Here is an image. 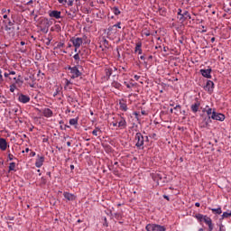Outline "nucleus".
<instances>
[{"instance_id": "3c124183", "label": "nucleus", "mask_w": 231, "mask_h": 231, "mask_svg": "<svg viewBox=\"0 0 231 231\" xmlns=\"http://www.w3.org/2000/svg\"><path fill=\"white\" fill-rule=\"evenodd\" d=\"M163 199H167V201H171V199H170L169 196H167V195H163Z\"/></svg>"}, {"instance_id": "e433bc0d", "label": "nucleus", "mask_w": 231, "mask_h": 231, "mask_svg": "<svg viewBox=\"0 0 231 231\" xmlns=\"http://www.w3.org/2000/svg\"><path fill=\"white\" fill-rule=\"evenodd\" d=\"M68 6H73V0H67Z\"/></svg>"}, {"instance_id": "20e7f679", "label": "nucleus", "mask_w": 231, "mask_h": 231, "mask_svg": "<svg viewBox=\"0 0 231 231\" xmlns=\"http://www.w3.org/2000/svg\"><path fill=\"white\" fill-rule=\"evenodd\" d=\"M67 69L70 71L71 79H79V77H82V72L79 70V68L77 66H74V67L69 66Z\"/></svg>"}, {"instance_id": "f3484780", "label": "nucleus", "mask_w": 231, "mask_h": 231, "mask_svg": "<svg viewBox=\"0 0 231 231\" xmlns=\"http://www.w3.org/2000/svg\"><path fill=\"white\" fill-rule=\"evenodd\" d=\"M63 196L68 201H75V199H77V197L69 192H64Z\"/></svg>"}, {"instance_id": "338daca9", "label": "nucleus", "mask_w": 231, "mask_h": 231, "mask_svg": "<svg viewBox=\"0 0 231 231\" xmlns=\"http://www.w3.org/2000/svg\"><path fill=\"white\" fill-rule=\"evenodd\" d=\"M216 42V38L215 37L211 38V42Z\"/></svg>"}, {"instance_id": "72a5a7b5", "label": "nucleus", "mask_w": 231, "mask_h": 231, "mask_svg": "<svg viewBox=\"0 0 231 231\" xmlns=\"http://www.w3.org/2000/svg\"><path fill=\"white\" fill-rule=\"evenodd\" d=\"M60 5H62L63 6L67 5L68 0H57Z\"/></svg>"}, {"instance_id": "c03bdc74", "label": "nucleus", "mask_w": 231, "mask_h": 231, "mask_svg": "<svg viewBox=\"0 0 231 231\" xmlns=\"http://www.w3.org/2000/svg\"><path fill=\"white\" fill-rule=\"evenodd\" d=\"M219 231H226V229L225 228V226L220 225Z\"/></svg>"}, {"instance_id": "864d4df0", "label": "nucleus", "mask_w": 231, "mask_h": 231, "mask_svg": "<svg viewBox=\"0 0 231 231\" xmlns=\"http://www.w3.org/2000/svg\"><path fill=\"white\" fill-rule=\"evenodd\" d=\"M134 79L135 80H140V76L134 75Z\"/></svg>"}, {"instance_id": "13d9d810", "label": "nucleus", "mask_w": 231, "mask_h": 231, "mask_svg": "<svg viewBox=\"0 0 231 231\" xmlns=\"http://www.w3.org/2000/svg\"><path fill=\"white\" fill-rule=\"evenodd\" d=\"M69 84H71V81L67 80V81H66V86H69Z\"/></svg>"}, {"instance_id": "1a4fd4ad", "label": "nucleus", "mask_w": 231, "mask_h": 231, "mask_svg": "<svg viewBox=\"0 0 231 231\" xmlns=\"http://www.w3.org/2000/svg\"><path fill=\"white\" fill-rule=\"evenodd\" d=\"M70 42H72L74 48H80L82 46L83 40L82 38H75L70 39Z\"/></svg>"}, {"instance_id": "aec40b11", "label": "nucleus", "mask_w": 231, "mask_h": 231, "mask_svg": "<svg viewBox=\"0 0 231 231\" xmlns=\"http://www.w3.org/2000/svg\"><path fill=\"white\" fill-rule=\"evenodd\" d=\"M119 107L121 109V111H127V103H125V100L121 99L119 101Z\"/></svg>"}, {"instance_id": "473e14b6", "label": "nucleus", "mask_w": 231, "mask_h": 231, "mask_svg": "<svg viewBox=\"0 0 231 231\" xmlns=\"http://www.w3.org/2000/svg\"><path fill=\"white\" fill-rule=\"evenodd\" d=\"M16 86H15V83L14 84H12L11 86H10V91H11V93H14V91H15V89H16Z\"/></svg>"}, {"instance_id": "412c9836", "label": "nucleus", "mask_w": 231, "mask_h": 231, "mask_svg": "<svg viewBox=\"0 0 231 231\" xmlns=\"http://www.w3.org/2000/svg\"><path fill=\"white\" fill-rule=\"evenodd\" d=\"M135 53H138V55H142L143 51H142V42H138L135 44V49H134Z\"/></svg>"}, {"instance_id": "c9c22d12", "label": "nucleus", "mask_w": 231, "mask_h": 231, "mask_svg": "<svg viewBox=\"0 0 231 231\" xmlns=\"http://www.w3.org/2000/svg\"><path fill=\"white\" fill-rule=\"evenodd\" d=\"M177 15H179L180 17H181V15H183V11L180 8L178 9Z\"/></svg>"}, {"instance_id": "c756f323", "label": "nucleus", "mask_w": 231, "mask_h": 231, "mask_svg": "<svg viewBox=\"0 0 231 231\" xmlns=\"http://www.w3.org/2000/svg\"><path fill=\"white\" fill-rule=\"evenodd\" d=\"M66 14H67L69 19H75V17H76V15H77V14H75V11H73V13L66 12Z\"/></svg>"}, {"instance_id": "774afa93", "label": "nucleus", "mask_w": 231, "mask_h": 231, "mask_svg": "<svg viewBox=\"0 0 231 231\" xmlns=\"http://www.w3.org/2000/svg\"><path fill=\"white\" fill-rule=\"evenodd\" d=\"M157 178H159V180H162V175L161 174H157Z\"/></svg>"}, {"instance_id": "603ef678", "label": "nucleus", "mask_w": 231, "mask_h": 231, "mask_svg": "<svg viewBox=\"0 0 231 231\" xmlns=\"http://www.w3.org/2000/svg\"><path fill=\"white\" fill-rule=\"evenodd\" d=\"M4 77L10 79V72H5Z\"/></svg>"}, {"instance_id": "b1692460", "label": "nucleus", "mask_w": 231, "mask_h": 231, "mask_svg": "<svg viewBox=\"0 0 231 231\" xmlns=\"http://www.w3.org/2000/svg\"><path fill=\"white\" fill-rule=\"evenodd\" d=\"M113 75V69H106V77L109 79Z\"/></svg>"}, {"instance_id": "2eb2a0df", "label": "nucleus", "mask_w": 231, "mask_h": 231, "mask_svg": "<svg viewBox=\"0 0 231 231\" xmlns=\"http://www.w3.org/2000/svg\"><path fill=\"white\" fill-rule=\"evenodd\" d=\"M187 19H192V17L190 16L189 11H183L181 16L179 17V21H180L181 23H185Z\"/></svg>"}, {"instance_id": "c85d7f7f", "label": "nucleus", "mask_w": 231, "mask_h": 231, "mask_svg": "<svg viewBox=\"0 0 231 231\" xmlns=\"http://www.w3.org/2000/svg\"><path fill=\"white\" fill-rule=\"evenodd\" d=\"M226 217H231V211H226L222 214V219H225Z\"/></svg>"}, {"instance_id": "2f4dec72", "label": "nucleus", "mask_w": 231, "mask_h": 231, "mask_svg": "<svg viewBox=\"0 0 231 231\" xmlns=\"http://www.w3.org/2000/svg\"><path fill=\"white\" fill-rule=\"evenodd\" d=\"M113 14H115V15H120L121 12L120 9H118V7L115 6L113 7Z\"/></svg>"}, {"instance_id": "bf43d9fd", "label": "nucleus", "mask_w": 231, "mask_h": 231, "mask_svg": "<svg viewBox=\"0 0 231 231\" xmlns=\"http://www.w3.org/2000/svg\"><path fill=\"white\" fill-rule=\"evenodd\" d=\"M200 206H201V204H199V202L195 203V207H200Z\"/></svg>"}, {"instance_id": "4d7b16f0", "label": "nucleus", "mask_w": 231, "mask_h": 231, "mask_svg": "<svg viewBox=\"0 0 231 231\" xmlns=\"http://www.w3.org/2000/svg\"><path fill=\"white\" fill-rule=\"evenodd\" d=\"M33 4V0H30L29 2L26 3V5H32Z\"/></svg>"}, {"instance_id": "69168bd1", "label": "nucleus", "mask_w": 231, "mask_h": 231, "mask_svg": "<svg viewBox=\"0 0 231 231\" xmlns=\"http://www.w3.org/2000/svg\"><path fill=\"white\" fill-rule=\"evenodd\" d=\"M10 12H11V10H10V9L6 10V14H7V15H10Z\"/></svg>"}, {"instance_id": "5701e85b", "label": "nucleus", "mask_w": 231, "mask_h": 231, "mask_svg": "<svg viewBox=\"0 0 231 231\" xmlns=\"http://www.w3.org/2000/svg\"><path fill=\"white\" fill-rule=\"evenodd\" d=\"M209 210L212 211L213 214H217L218 216L223 213V210H221V208H209Z\"/></svg>"}, {"instance_id": "e2e57ef3", "label": "nucleus", "mask_w": 231, "mask_h": 231, "mask_svg": "<svg viewBox=\"0 0 231 231\" xmlns=\"http://www.w3.org/2000/svg\"><path fill=\"white\" fill-rule=\"evenodd\" d=\"M20 44H21V46H24L26 44V42H21Z\"/></svg>"}, {"instance_id": "7c9ffc66", "label": "nucleus", "mask_w": 231, "mask_h": 231, "mask_svg": "<svg viewBox=\"0 0 231 231\" xmlns=\"http://www.w3.org/2000/svg\"><path fill=\"white\" fill-rule=\"evenodd\" d=\"M120 24H122V23L118 22L117 23L114 24L113 26L109 27L108 30L109 32H111V30H113V28H122V26H120Z\"/></svg>"}, {"instance_id": "37998d69", "label": "nucleus", "mask_w": 231, "mask_h": 231, "mask_svg": "<svg viewBox=\"0 0 231 231\" xmlns=\"http://www.w3.org/2000/svg\"><path fill=\"white\" fill-rule=\"evenodd\" d=\"M143 35H145L146 37H149L151 36V32L149 31H144Z\"/></svg>"}, {"instance_id": "0eeeda50", "label": "nucleus", "mask_w": 231, "mask_h": 231, "mask_svg": "<svg viewBox=\"0 0 231 231\" xmlns=\"http://www.w3.org/2000/svg\"><path fill=\"white\" fill-rule=\"evenodd\" d=\"M5 23V32H14L15 30V27H14V24H15V21H12L8 19V21H4Z\"/></svg>"}, {"instance_id": "9d476101", "label": "nucleus", "mask_w": 231, "mask_h": 231, "mask_svg": "<svg viewBox=\"0 0 231 231\" xmlns=\"http://www.w3.org/2000/svg\"><path fill=\"white\" fill-rule=\"evenodd\" d=\"M42 165H44V155L38 154L35 162V167H37V169H41Z\"/></svg>"}, {"instance_id": "052dcab7", "label": "nucleus", "mask_w": 231, "mask_h": 231, "mask_svg": "<svg viewBox=\"0 0 231 231\" xmlns=\"http://www.w3.org/2000/svg\"><path fill=\"white\" fill-rule=\"evenodd\" d=\"M140 59H141V60H145V56L142 55V56L140 57Z\"/></svg>"}, {"instance_id": "dca6fc26", "label": "nucleus", "mask_w": 231, "mask_h": 231, "mask_svg": "<svg viewBox=\"0 0 231 231\" xmlns=\"http://www.w3.org/2000/svg\"><path fill=\"white\" fill-rule=\"evenodd\" d=\"M61 14L60 11L53 10L49 13V15L54 19H62Z\"/></svg>"}, {"instance_id": "0e129e2a", "label": "nucleus", "mask_w": 231, "mask_h": 231, "mask_svg": "<svg viewBox=\"0 0 231 231\" xmlns=\"http://www.w3.org/2000/svg\"><path fill=\"white\" fill-rule=\"evenodd\" d=\"M35 154H36L35 152H31V156H32V157L35 156Z\"/></svg>"}, {"instance_id": "393cba45", "label": "nucleus", "mask_w": 231, "mask_h": 231, "mask_svg": "<svg viewBox=\"0 0 231 231\" xmlns=\"http://www.w3.org/2000/svg\"><path fill=\"white\" fill-rule=\"evenodd\" d=\"M12 171H15V162H10L8 172H12Z\"/></svg>"}, {"instance_id": "bb28decb", "label": "nucleus", "mask_w": 231, "mask_h": 231, "mask_svg": "<svg viewBox=\"0 0 231 231\" xmlns=\"http://www.w3.org/2000/svg\"><path fill=\"white\" fill-rule=\"evenodd\" d=\"M80 51L77 52L74 56L73 59L77 61V64H79V62H80Z\"/></svg>"}, {"instance_id": "a19ab883", "label": "nucleus", "mask_w": 231, "mask_h": 231, "mask_svg": "<svg viewBox=\"0 0 231 231\" xmlns=\"http://www.w3.org/2000/svg\"><path fill=\"white\" fill-rule=\"evenodd\" d=\"M46 46H50L51 44V39L47 38V42H45Z\"/></svg>"}, {"instance_id": "f03ea898", "label": "nucleus", "mask_w": 231, "mask_h": 231, "mask_svg": "<svg viewBox=\"0 0 231 231\" xmlns=\"http://www.w3.org/2000/svg\"><path fill=\"white\" fill-rule=\"evenodd\" d=\"M135 147L137 149H143V143L145 142V138L142 133L137 132L134 136Z\"/></svg>"}, {"instance_id": "9b49d317", "label": "nucleus", "mask_w": 231, "mask_h": 231, "mask_svg": "<svg viewBox=\"0 0 231 231\" xmlns=\"http://www.w3.org/2000/svg\"><path fill=\"white\" fill-rule=\"evenodd\" d=\"M205 91H208V93L214 92V81L208 80L206 83V86H204Z\"/></svg>"}, {"instance_id": "6e6d98bb", "label": "nucleus", "mask_w": 231, "mask_h": 231, "mask_svg": "<svg viewBox=\"0 0 231 231\" xmlns=\"http://www.w3.org/2000/svg\"><path fill=\"white\" fill-rule=\"evenodd\" d=\"M1 12H2V14H6V8H3V9L1 10Z\"/></svg>"}, {"instance_id": "6e6552de", "label": "nucleus", "mask_w": 231, "mask_h": 231, "mask_svg": "<svg viewBox=\"0 0 231 231\" xmlns=\"http://www.w3.org/2000/svg\"><path fill=\"white\" fill-rule=\"evenodd\" d=\"M201 106V101L199 98H195V103L191 105V111L192 113H198L199 111V106Z\"/></svg>"}, {"instance_id": "4be33fe9", "label": "nucleus", "mask_w": 231, "mask_h": 231, "mask_svg": "<svg viewBox=\"0 0 231 231\" xmlns=\"http://www.w3.org/2000/svg\"><path fill=\"white\" fill-rule=\"evenodd\" d=\"M9 80H14V84H23V80H21V76H18V78L14 77H9Z\"/></svg>"}, {"instance_id": "8fccbe9b", "label": "nucleus", "mask_w": 231, "mask_h": 231, "mask_svg": "<svg viewBox=\"0 0 231 231\" xmlns=\"http://www.w3.org/2000/svg\"><path fill=\"white\" fill-rule=\"evenodd\" d=\"M8 158H9L10 162H12V160H14V155L12 153H9Z\"/></svg>"}, {"instance_id": "f704fd0d", "label": "nucleus", "mask_w": 231, "mask_h": 231, "mask_svg": "<svg viewBox=\"0 0 231 231\" xmlns=\"http://www.w3.org/2000/svg\"><path fill=\"white\" fill-rule=\"evenodd\" d=\"M124 84H125V86H126V88L128 89H131V88H133V84H129V83H127V81H125Z\"/></svg>"}, {"instance_id": "6ab92c4d", "label": "nucleus", "mask_w": 231, "mask_h": 231, "mask_svg": "<svg viewBox=\"0 0 231 231\" xmlns=\"http://www.w3.org/2000/svg\"><path fill=\"white\" fill-rule=\"evenodd\" d=\"M43 116L46 118H51V116H53V111L50 108L43 109Z\"/></svg>"}, {"instance_id": "423d86ee", "label": "nucleus", "mask_w": 231, "mask_h": 231, "mask_svg": "<svg viewBox=\"0 0 231 231\" xmlns=\"http://www.w3.org/2000/svg\"><path fill=\"white\" fill-rule=\"evenodd\" d=\"M117 127L119 129H125L127 127V121L125 120V117L119 116L117 118Z\"/></svg>"}, {"instance_id": "de8ad7c7", "label": "nucleus", "mask_w": 231, "mask_h": 231, "mask_svg": "<svg viewBox=\"0 0 231 231\" xmlns=\"http://www.w3.org/2000/svg\"><path fill=\"white\" fill-rule=\"evenodd\" d=\"M95 130L97 131V133H99V134H102V130L100 129V127L96 126Z\"/></svg>"}, {"instance_id": "a211bd4d", "label": "nucleus", "mask_w": 231, "mask_h": 231, "mask_svg": "<svg viewBox=\"0 0 231 231\" xmlns=\"http://www.w3.org/2000/svg\"><path fill=\"white\" fill-rule=\"evenodd\" d=\"M6 147H8V143H6V139L0 138V149H1V151H6Z\"/></svg>"}, {"instance_id": "7ed1b4c3", "label": "nucleus", "mask_w": 231, "mask_h": 231, "mask_svg": "<svg viewBox=\"0 0 231 231\" xmlns=\"http://www.w3.org/2000/svg\"><path fill=\"white\" fill-rule=\"evenodd\" d=\"M146 231H167V227L165 226H162L159 224H147L145 226Z\"/></svg>"}, {"instance_id": "58836bf2", "label": "nucleus", "mask_w": 231, "mask_h": 231, "mask_svg": "<svg viewBox=\"0 0 231 231\" xmlns=\"http://www.w3.org/2000/svg\"><path fill=\"white\" fill-rule=\"evenodd\" d=\"M57 48H59V49L64 48V42H59L57 45Z\"/></svg>"}, {"instance_id": "f257e3e1", "label": "nucleus", "mask_w": 231, "mask_h": 231, "mask_svg": "<svg viewBox=\"0 0 231 231\" xmlns=\"http://www.w3.org/2000/svg\"><path fill=\"white\" fill-rule=\"evenodd\" d=\"M196 219H198V221H199V223L203 222L206 223V225H208V231H212L214 230V224L212 223V218H210V217H208L207 215H203V214H197L195 215Z\"/></svg>"}, {"instance_id": "680f3d73", "label": "nucleus", "mask_w": 231, "mask_h": 231, "mask_svg": "<svg viewBox=\"0 0 231 231\" xmlns=\"http://www.w3.org/2000/svg\"><path fill=\"white\" fill-rule=\"evenodd\" d=\"M9 75H15V71H9Z\"/></svg>"}, {"instance_id": "a18cd8bd", "label": "nucleus", "mask_w": 231, "mask_h": 231, "mask_svg": "<svg viewBox=\"0 0 231 231\" xmlns=\"http://www.w3.org/2000/svg\"><path fill=\"white\" fill-rule=\"evenodd\" d=\"M173 109H175V110L179 109V111H180L181 110V106L180 105H177L176 106H174Z\"/></svg>"}, {"instance_id": "39448f33", "label": "nucleus", "mask_w": 231, "mask_h": 231, "mask_svg": "<svg viewBox=\"0 0 231 231\" xmlns=\"http://www.w3.org/2000/svg\"><path fill=\"white\" fill-rule=\"evenodd\" d=\"M212 120H217L218 122H225V116L221 113L216 112V110H213V115L209 116Z\"/></svg>"}, {"instance_id": "cd10ccee", "label": "nucleus", "mask_w": 231, "mask_h": 231, "mask_svg": "<svg viewBox=\"0 0 231 231\" xmlns=\"http://www.w3.org/2000/svg\"><path fill=\"white\" fill-rule=\"evenodd\" d=\"M112 86H113V88H115L116 89H120V88H122V84H120V83H118V82H116V81H114V82L112 83Z\"/></svg>"}, {"instance_id": "a878e982", "label": "nucleus", "mask_w": 231, "mask_h": 231, "mask_svg": "<svg viewBox=\"0 0 231 231\" xmlns=\"http://www.w3.org/2000/svg\"><path fill=\"white\" fill-rule=\"evenodd\" d=\"M69 124L70 125H77V124H79V119H77V118L69 119Z\"/></svg>"}, {"instance_id": "09e8293b", "label": "nucleus", "mask_w": 231, "mask_h": 231, "mask_svg": "<svg viewBox=\"0 0 231 231\" xmlns=\"http://www.w3.org/2000/svg\"><path fill=\"white\" fill-rule=\"evenodd\" d=\"M150 138H152L153 140H156V134H150Z\"/></svg>"}, {"instance_id": "ddd939ff", "label": "nucleus", "mask_w": 231, "mask_h": 231, "mask_svg": "<svg viewBox=\"0 0 231 231\" xmlns=\"http://www.w3.org/2000/svg\"><path fill=\"white\" fill-rule=\"evenodd\" d=\"M206 113H207L208 118L205 119L206 122H205L204 127H208V124H210V122H212V120H210V116H212L214 111L212 110V108H208L206 110Z\"/></svg>"}, {"instance_id": "4468645a", "label": "nucleus", "mask_w": 231, "mask_h": 231, "mask_svg": "<svg viewBox=\"0 0 231 231\" xmlns=\"http://www.w3.org/2000/svg\"><path fill=\"white\" fill-rule=\"evenodd\" d=\"M18 101H20L21 104H28V102H30V97L24 94H20L18 95Z\"/></svg>"}, {"instance_id": "4c0bfd02", "label": "nucleus", "mask_w": 231, "mask_h": 231, "mask_svg": "<svg viewBox=\"0 0 231 231\" xmlns=\"http://www.w3.org/2000/svg\"><path fill=\"white\" fill-rule=\"evenodd\" d=\"M60 30H61L60 25V24H56L55 25V31L59 32H60Z\"/></svg>"}, {"instance_id": "5fc2aeb1", "label": "nucleus", "mask_w": 231, "mask_h": 231, "mask_svg": "<svg viewBox=\"0 0 231 231\" xmlns=\"http://www.w3.org/2000/svg\"><path fill=\"white\" fill-rule=\"evenodd\" d=\"M3 18H4V19H7L6 22L8 21V19H10V18H8V14H4V15H3Z\"/></svg>"}, {"instance_id": "49530a36", "label": "nucleus", "mask_w": 231, "mask_h": 231, "mask_svg": "<svg viewBox=\"0 0 231 231\" xmlns=\"http://www.w3.org/2000/svg\"><path fill=\"white\" fill-rule=\"evenodd\" d=\"M113 127H118V121L112 122Z\"/></svg>"}, {"instance_id": "f8f14e48", "label": "nucleus", "mask_w": 231, "mask_h": 231, "mask_svg": "<svg viewBox=\"0 0 231 231\" xmlns=\"http://www.w3.org/2000/svg\"><path fill=\"white\" fill-rule=\"evenodd\" d=\"M210 73H212V69H200V74L202 75V77H204L205 79H212V75H210Z\"/></svg>"}, {"instance_id": "79ce46f5", "label": "nucleus", "mask_w": 231, "mask_h": 231, "mask_svg": "<svg viewBox=\"0 0 231 231\" xmlns=\"http://www.w3.org/2000/svg\"><path fill=\"white\" fill-rule=\"evenodd\" d=\"M92 134H93L94 136H98V130H93V131H92Z\"/></svg>"}, {"instance_id": "ea45409f", "label": "nucleus", "mask_w": 231, "mask_h": 231, "mask_svg": "<svg viewBox=\"0 0 231 231\" xmlns=\"http://www.w3.org/2000/svg\"><path fill=\"white\" fill-rule=\"evenodd\" d=\"M41 183H42V185H46V179H45L44 177H42V179H41Z\"/></svg>"}]
</instances>
